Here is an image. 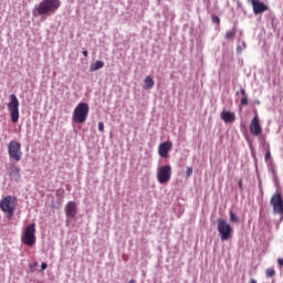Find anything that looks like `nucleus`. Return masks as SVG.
<instances>
[{"label": "nucleus", "mask_w": 283, "mask_h": 283, "mask_svg": "<svg viewBox=\"0 0 283 283\" xmlns=\"http://www.w3.org/2000/svg\"><path fill=\"white\" fill-rule=\"evenodd\" d=\"M249 283H258V281H255V279H250Z\"/></svg>", "instance_id": "c85d7f7f"}, {"label": "nucleus", "mask_w": 283, "mask_h": 283, "mask_svg": "<svg viewBox=\"0 0 283 283\" xmlns=\"http://www.w3.org/2000/svg\"><path fill=\"white\" fill-rule=\"evenodd\" d=\"M78 212L76 202L69 201L65 206V213L67 218H76V213Z\"/></svg>", "instance_id": "ddd939ff"}, {"label": "nucleus", "mask_w": 283, "mask_h": 283, "mask_svg": "<svg viewBox=\"0 0 283 283\" xmlns=\"http://www.w3.org/2000/svg\"><path fill=\"white\" fill-rule=\"evenodd\" d=\"M159 185H165L171 180V167L169 165L161 166L157 169L156 175Z\"/></svg>", "instance_id": "1a4fd4ad"}, {"label": "nucleus", "mask_w": 283, "mask_h": 283, "mask_svg": "<svg viewBox=\"0 0 283 283\" xmlns=\"http://www.w3.org/2000/svg\"><path fill=\"white\" fill-rule=\"evenodd\" d=\"M128 283H136V281L135 280H130Z\"/></svg>", "instance_id": "7c9ffc66"}, {"label": "nucleus", "mask_w": 283, "mask_h": 283, "mask_svg": "<svg viewBox=\"0 0 283 283\" xmlns=\"http://www.w3.org/2000/svg\"><path fill=\"white\" fill-rule=\"evenodd\" d=\"M250 132L252 136H260L262 134V126L260 125V118L255 115L250 124Z\"/></svg>", "instance_id": "f8f14e48"}, {"label": "nucleus", "mask_w": 283, "mask_h": 283, "mask_svg": "<svg viewBox=\"0 0 283 283\" xmlns=\"http://www.w3.org/2000/svg\"><path fill=\"white\" fill-rule=\"evenodd\" d=\"M8 154L11 160H15V163L21 161V158H23V151H21V143L11 140L8 145Z\"/></svg>", "instance_id": "423d86ee"}, {"label": "nucleus", "mask_w": 283, "mask_h": 283, "mask_svg": "<svg viewBox=\"0 0 283 283\" xmlns=\"http://www.w3.org/2000/svg\"><path fill=\"white\" fill-rule=\"evenodd\" d=\"M9 176H11V178L13 180H20L21 178V168H19V166H17V164H11L9 167Z\"/></svg>", "instance_id": "4468645a"}, {"label": "nucleus", "mask_w": 283, "mask_h": 283, "mask_svg": "<svg viewBox=\"0 0 283 283\" xmlns=\"http://www.w3.org/2000/svg\"><path fill=\"white\" fill-rule=\"evenodd\" d=\"M265 275H266V277H275V269H273V268H268V269L265 270Z\"/></svg>", "instance_id": "6ab92c4d"}, {"label": "nucleus", "mask_w": 283, "mask_h": 283, "mask_svg": "<svg viewBox=\"0 0 283 283\" xmlns=\"http://www.w3.org/2000/svg\"><path fill=\"white\" fill-rule=\"evenodd\" d=\"M21 240L27 247L36 244V223H30L22 232Z\"/></svg>", "instance_id": "f03ea898"}, {"label": "nucleus", "mask_w": 283, "mask_h": 283, "mask_svg": "<svg viewBox=\"0 0 283 283\" xmlns=\"http://www.w3.org/2000/svg\"><path fill=\"white\" fill-rule=\"evenodd\" d=\"M252 4L254 14H262L269 10V7L260 0H248Z\"/></svg>", "instance_id": "9b49d317"}, {"label": "nucleus", "mask_w": 283, "mask_h": 283, "mask_svg": "<svg viewBox=\"0 0 283 283\" xmlns=\"http://www.w3.org/2000/svg\"><path fill=\"white\" fill-rule=\"evenodd\" d=\"M98 130L102 133L105 132V124L103 122L98 123Z\"/></svg>", "instance_id": "5701e85b"}, {"label": "nucleus", "mask_w": 283, "mask_h": 283, "mask_svg": "<svg viewBox=\"0 0 283 283\" xmlns=\"http://www.w3.org/2000/svg\"><path fill=\"white\" fill-rule=\"evenodd\" d=\"M230 221L235 222V224L240 222V220L238 219V216H235V213L233 212H230Z\"/></svg>", "instance_id": "412c9836"}, {"label": "nucleus", "mask_w": 283, "mask_h": 283, "mask_svg": "<svg viewBox=\"0 0 283 283\" xmlns=\"http://www.w3.org/2000/svg\"><path fill=\"white\" fill-rule=\"evenodd\" d=\"M238 185H239L240 191H243L244 190V186L242 185V179L239 180Z\"/></svg>", "instance_id": "a878e982"}, {"label": "nucleus", "mask_w": 283, "mask_h": 283, "mask_svg": "<svg viewBox=\"0 0 283 283\" xmlns=\"http://www.w3.org/2000/svg\"><path fill=\"white\" fill-rule=\"evenodd\" d=\"M171 147H174V143L164 142L158 146V155L161 158H169V151H171Z\"/></svg>", "instance_id": "9d476101"}, {"label": "nucleus", "mask_w": 283, "mask_h": 283, "mask_svg": "<svg viewBox=\"0 0 283 283\" xmlns=\"http://www.w3.org/2000/svg\"><path fill=\"white\" fill-rule=\"evenodd\" d=\"M191 174H193V168L188 167L187 168V178H189L191 176Z\"/></svg>", "instance_id": "393cba45"}, {"label": "nucleus", "mask_w": 283, "mask_h": 283, "mask_svg": "<svg viewBox=\"0 0 283 283\" xmlns=\"http://www.w3.org/2000/svg\"><path fill=\"white\" fill-rule=\"evenodd\" d=\"M90 114V104L87 103H80L74 108L73 112V122L83 124L85 120H87V116Z\"/></svg>", "instance_id": "7ed1b4c3"}, {"label": "nucleus", "mask_w": 283, "mask_h": 283, "mask_svg": "<svg viewBox=\"0 0 283 283\" xmlns=\"http://www.w3.org/2000/svg\"><path fill=\"white\" fill-rule=\"evenodd\" d=\"M61 8V0H42L33 8V17H43V14H54Z\"/></svg>", "instance_id": "f257e3e1"}, {"label": "nucleus", "mask_w": 283, "mask_h": 283, "mask_svg": "<svg viewBox=\"0 0 283 283\" xmlns=\"http://www.w3.org/2000/svg\"><path fill=\"white\" fill-rule=\"evenodd\" d=\"M45 269H48V263H41V271H45Z\"/></svg>", "instance_id": "bb28decb"}, {"label": "nucleus", "mask_w": 283, "mask_h": 283, "mask_svg": "<svg viewBox=\"0 0 283 283\" xmlns=\"http://www.w3.org/2000/svg\"><path fill=\"white\" fill-rule=\"evenodd\" d=\"M220 118L223 123H235V113L223 111L220 113Z\"/></svg>", "instance_id": "2eb2a0df"}, {"label": "nucleus", "mask_w": 283, "mask_h": 283, "mask_svg": "<svg viewBox=\"0 0 283 283\" xmlns=\"http://www.w3.org/2000/svg\"><path fill=\"white\" fill-rule=\"evenodd\" d=\"M103 67H105V62L96 61L94 64L90 66V72H96Z\"/></svg>", "instance_id": "dca6fc26"}, {"label": "nucleus", "mask_w": 283, "mask_h": 283, "mask_svg": "<svg viewBox=\"0 0 283 283\" xmlns=\"http://www.w3.org/2000/svg\"><path fill=\"white\" fill-rule=\"evenodd\" d=\"M277 264H279V266H283V259H279Z\"/></svg>", "instance_id": "cd10ccee"}, {"label": "nucleus", "mask_w": 283, "mask_h": 283, "mask_svg": "<svg viewBox=\"0 0 283 283\" xmlns=\"http://www.w3.org/2000/svg\"><path fill=\"white\" fill-rule=\"evenodd\" d=\"M226 39H235V30H232V31H228L226 33Z\"/></svg>", "instance_id": "aec40b11"}, {"label": "nucleus", "mask_w": 283, "mask_h": 283, "mask_svg": "<svg viewBox=\"0 0 283 283\" xmlns=\"http://www.w3.org/2000/svg\"><path fill=\"white\" fill-rule=\"evenodd\" d=\"M270 205L275 216H280V220H283V198L281 192H276L271 197Z\"/></svg>", "instance_id": "0eeeda50"}, {"label": "nucleus", "mask_w": 283, "mask_h": 283, "mask_svg": "<svg viewBox=\"0 0 283 283\" xmlns=\"http://www.w3.org/2000/svg\"><path fill=\"white\" fill-rule=\"evenodd\" d=\"M17 198L12 196H6L0 201V209L3 213H7L9 218L14 216V209L17 208Z\"/></svg>", "instance_id": "20e7f679"}, {"label": "nucleus", "mask_w": 283, "mask_h": 283, "mask_svg": "<svg viewBox=\"0 0 283 283\" xmlns=\"http://www.w3.org/2000/svg\"><path fill=\"white\" fill-rule=\"evenodd\" d=\"M271 160V150H268L265 154V163H269Z\"/></svg>", "instance_id": "b1692460"}, {"label": "nucleus", "mask_w": 283, "mask_h": 283, "mask_svg": "<svg viewBox=\"0 0 283 283\" xmlns=\"http://www.w3.org/2000/svg\"><path fill=\"white\" fill-rule=\"evenodd\" d=\"M155 82L154 78H151V76H146L144 80V90H151V87H154Z\"/></svg>", "instance_id": "f3484780"}, {"label": "nucleus", "mask_w": 283, "mask_h": 283, "mask_svg": "<svg viewBox=\"0 0 283 283\" xmlns=\"http://www.w3.org/2000/svg\"><path fill=\"white\" fill-rule=\"evenodd\" d=\"M83 56H87V51L82 52Z\"/></svg>", "instance_id": "c756f323"}, {"label": "nucleus", "mask_w": 283, "mask_h": 283, "mask_svg": "<svg viewBox=\"0 0 283 283\" xmlns=\"http://www.w3.org/2000/svg\"><path fill=\"white\" fill-rule=\"evenodd\" d=\"M7 107L11 116V123H19V98L14 94L10 95V103Z\"/></svg>", "instance_id": "6e6552de"}, {"label": "nucleus", "mask_w": 283, "mask_h": 283, "mask_svg": "<svg viewBox=\"0 0 283 283\" xmlns=\"http://www.w3.org/2000/svg\"><path fill=\"white\" fill-rule=\"evenodd\" d=\"M212 23H216L217 25H220V17L212 15Z\"/></svg>", "instance_id": "4be33fe9"}, {"label": "nucleus", "mask_w": 283, "mask_h": 283, "mask_svg": "<svg viewBox=\"0 0 283 283\" xmlns=\"http://www.w3.org/2000/svg\"><path fill=\"white\" fill-rule=\"evenodd\" d=\"M217 231H219L222 241L231 240V235L233 234V228L224 219H218Z\"/></svg>", "instance_id": "39448f33"}, {"label": "nucleus", "mask_w": 283, "mask_h": 283, "mask_svg": "<svg viewBox=\"0 0 283 283\" xmlns=\"http://www.w3.org/2000/svg\"><path fill=\"white\" fill-rule=\"evenodd\" d=\"M240 93L242 95L241 105H249V95H247V91L243 87H241Z\"/></svg>", "instance_id": "a211bd4d"}]
</instances>
